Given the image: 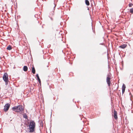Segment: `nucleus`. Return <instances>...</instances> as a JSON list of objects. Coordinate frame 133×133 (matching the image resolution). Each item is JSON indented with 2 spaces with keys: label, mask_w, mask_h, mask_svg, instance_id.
<instances>
[{
  "label": "nucleus",
  "mask_w": 133,
  "mask_h": 133,
  "mask_svg": "<svg viewBox=\"0 0 133 133\" xmlns=\"http://www.w3.org/2000/svg\"><path fill=\"white\" fill-rule=\"evenodd\" d=\"M54 14V12H52V14H51V15H53Z\"/></svg>",
  "instance_id": "obj_19"
},
{
  "label": "nucleus",
  "mask_w": 133,
  "mask_h": 133,
  "mask_svg": "<svg viewBox=\"0 0 133 133\" xmlns=\"http://www.w3.org/2000/svg\"><path fill=\"white\" fill-rule=\"evenodd\" d=\"M127 46V45L126 44H124L123 45H121L119 46L120 48H121L122 49H124Z\"/></svg>",
  "instance_id": "obj_7"
},
{
  "label": "nucleus",
  "mask_w": 133,
  "mask_h": 133,
  "mask_svg": "<svg viewBox=\"0 0 133 133\" xmlns=\"http://www.w3.org/2000/svg\"><path fill=\"white\" fill-rule=\"evenodd\" d=\"M3 79L5 82V85H8L9 81L8 80V75L7 73L5 72L4 73L3 76Z\"/></svg>",
  "instance_id": "obj_3"
},
{
  "label": "nucleus",
  "mask_w": 133,
  "mask_h": 133,
  "mask_svg": "<svg viewBox=\"0 0 133 133\" xmlns=\"http://www.w3.org/2000/svg\"><path fill=\"white\" fill-rule=\"evenodd\" d=\"M125 90H122V94H123L125 92Z\"/></svg>",
  "instance_id": "obj_17"
},
{
  "label": "nucleus",
  "mask_w": 133,
  "mask_h": 133,
  "mask_svg": "<svg viewBox=\"0 0 133 133\" xmlns=\"http://www.w3.org/2000/svg\"><path fill=\"white\" fill-rule=\"evenodd\" d=\"M48 66H49L48 65H47V67H48Z\"/></svg>",
  "instance_id": "obj_22"
},
{
  "label": "nucleus",
  "mask_w": 133,
  "mask_h": 133,
  "mask_svg": "<svg viewBox=\"0 0 133 133\" xmlns=\"http://www.w3.org/2000/svg\"><path fill=\"white\" fill-rule=\"evenodd\" d=\"M132 5H133V4L132 3H130L129 4V6L130 7H131L132 6Z\"/></svg>",
  "instance_id": "obj_13"
},
{
  "label": "nucleus",
  "mask_w": 133,
  "mask_h": 133,
  "mask_svg": "<svg viewBox=\"0 0 133 133\" xmlns=\"http://www.w3.org/2000/svg\"><path fill=\"white\" fill-rule=\"evenodd\" d=\"M10 106V104L9 103L6 104L4 108V110L5 112L7 111L9 109Z\"/></svg>",
  "instance_id": "obj_4"
},
{
  "label": "nucleus",
  "mask_w": 133,
  "mask_h": 133,
  "mask_svg": "<svg viewBox=\"0 0 133 133\" xmlns=\"http://www.w3.org/2000/svg\"><path fill=\"white\" fill-rule=\"evenodd\" d=\"M85 3L86 5L87 6H89L90 5L89 2L88 0H85Z\"/></svg>",
  "instance_id": "obj_10"
},
{
  "label": "nucleus",
  "mask_w": 133,
  "mask_h": 133,
  "mask_svg": "<svg viewBox=\"0 0 133 133\" xmlns=\"http://www.w3.org/2000/svg\"><path fill=\"white\" fill-rule=\"evenodd\" d=\"M114 117L116 120H117V113L115 110H114Z\"/></svg>",
  "instance_id": "obj_6"
},
{
  "label": "nucleus",
  "mask_w": 133,
  "mask_h": 133,
  "mask_svg": "<svg viewBox=\"0 0 133 133\" xmlns=\"http://www.w3.org/2000/svg\"><path fill=\"white\" fill-rule=\"evenodd\" d=\"M36 76L37 77V79H39V76H38V74H37L36 75Z\"/></svg>",
  "instance_id": "obj_15"
},
{
  "label": "nucleus",
  "mask_w": 133,
  "mask_h": 133,
  "mask_svg": "<svg viewBox=\"0 0 133 133\" xmlns=\"http://www.w3.org/2000/svg\"><path fill=\"white\" fill-rule=\"evenodd\" d=\"M110 78L108 76L106 79V82L109 86H110L111 84L110 81Z\"/></svg>",
  "instance_id": "obj_5"
},
{
  "label": "nucleus",
  "mask_w": 133,
  "mask_h": 133,
  "mask_svg": "<svg viewBox=\"0 0 133 133\" xmlns=\"http://www.w3.org/2000/svg\"><path fill=\"white\" fill-rule=\"evenodd\" d=\"M12 110L15 112H19L23 111V108L22 105H19L13 107Z\"/></svg>",
  "instance_id": "obj_2"
},
{
  "label": "nucleus",
  "mask_w": 133,
  "mask_h": 133,
  "mask_svg": "<svg viewBox=\"0 0 133 133\" xmlns=\"http://www.w3.org/2000/svg\"><path fill=\"white\" fill-rule=\"evenodd\" d=\"M130 12L132 14L133 13V8H132L130 9Z\"/></svg>",
  "instance_id": "obj_14"
},
{
  "label": "nucleus",
  "mask_w": 133,
  "mask_h": 133,
  "mask_svg": "<svg viewBox=\"0 0 133 133\" xmlns=\"http://www.w3.org/2000/svg\"><path fill=\"white\" fill-rule=\"evenodd\" d=\"M28 68L27 66H24L23 68V70L24 71H26L28 70Z\"/></svg>",
  "instance_id": "obj_8"
},
{
  "label": "nucleus",
  "mask_w": 133,
  "mask_h": 133,
  "mask_svg": "<svg viewBox=\"0 0 133 133\" xmlns=\"http://www.w3.org/2000/svg\"><path fill=\"white\" fill-rule=\"evenodd\" d=\"M32 72L34 74L35 73V68L34 66H33L32 68Z\"/></svg>",
  "instance_id": "obj_9"
},
{
  "label": "nucleus",
  "mask_w": 133,
  "mask_h": 133,
  "mask_svg": "<svg viewBox=\"0 0 133 133\" xmlns=\"http://www.w3.org/2000/svg\"><path fill=\"white\" fill-rule=\"evenodd\" d=\"M7 49L9 50H10L11 49L12 47L11 45H8L6 48Z\"/></svg>",
  "instance_id": "obj_11"
},
{
  "label": "nucleus",
  "mask_w": 133,
  "mask_h": 133,
  "mask_svg": "<svg viewBox=\"0 0 133 133\" xmlns=\"http://www.w3.org/2000/svg\"><path fill=\"white\" fill-rule=\"evenodd\" d=\"M29 132H33L35 131V123L33 121H31L29 125Z\"/></svg>",
  "instance_id": "obj_1"
},
{
  "label": "nucleus",
  "mask_w": 133,
  "mask_h": 133,
  "mask_svg": "<svg viewBox=\"0 0 133 133\" xmlns=\"http://www.w3.org/2000/svg\"><path fill=\"white\" fill-rule=\"evenodd\" d=\"M55 6H56V5H55L54 8H55Z\"/></svg>",
  "instance_id": "obj_21"
},
{
  "label": "nucleus",
  "mask_w": 133,
  "mask_h": 133,
  "mask_svg": "<svg viewBox=\"0 0 133 133\" xmlns=\"http://www.w3.org/2000/svg\"><path fill=\"white\" fill-rule=\"evenodd\" d=\"M126 88V86L124 84H123L122 87V90H125V89Z\"/></svg>",
  "instance_id": "obj_12"
},
{
  "label": "nucleus",
  "mask_w": 133,
  "mask_h": 133,
  "mask_svg": "<svg viewBox=\"0 0 133 133\" xmlns=\"http://www.w3.org/2000/svg\"><path fill=\"white\" fill-rule=\"evenodd\" d=\"M38 82L39 83H41V80L40 79H38Z\"/></svg>",
  "instance_id": "obj_18"
},
{
  "label": "nucleus",
  "mask_w": 133,
  "mask_h": 133,
  "mask_svg": "<svg viewBox=\"0 0 133 133\" xmlns=\"http://www.w3.org/2000/svg\"><path fill=\"white\" fill-rule=\"evenodd\" d=\"M23 117L24 118H27V116L26 115H24Z\"/></svg>",
  "instance_id": "obj_16"
},
{
  "label": "nucleus",
  "mask_w": 133,
  "mask_h": 133,
  "mask_svg": "<svg viewBox=\"0 0 133 133\" xmlns=\"http://www.w3.org/2000/svg\"><path fill=\"white\" fill-rule=\"evenodd\" d=\"M51 18V19L52 20H53V19H52V18Z\"/></svg>",
  "instance_id": "obj_20"
}]
</instances>
